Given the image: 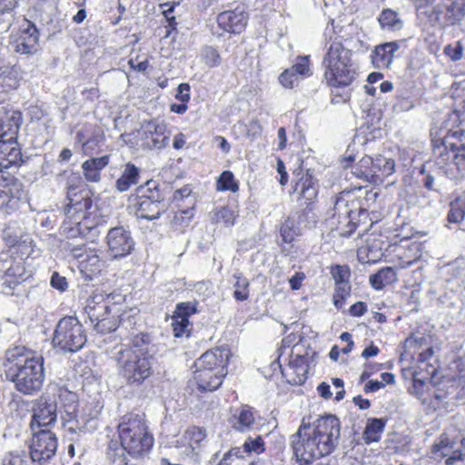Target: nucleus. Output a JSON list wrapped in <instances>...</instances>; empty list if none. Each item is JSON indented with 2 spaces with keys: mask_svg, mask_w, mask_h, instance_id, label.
Listing matches in <instances>:
<instances>
[{
  "mask_svg": "<svg viewBox=\"0 0 465 465\" xmlns=\"http://www.w3.org/2000/svg\"><path fill=\"white\" fill-rule=\"evenodd\" d=\"M341 432V423L334 415H325L313 423H305L304 420L297 432L291 436V445L296 460L308 465L331 452Z\"/></svg>",
  "mask_w": 465,
  "mask_h": 465,
  "instance_id": "nucleus-1",
  "label": "nucleus"
},
{
  "mask_svg": "<svg viewBox=\"0 0 465 465\" xmlns=\"http://www.w3.org/2000/svg\"><path fill=\"white\" fill-rule=\"evenodd\" d=\"M432 172L450 180L465 178V130H449L433 147Z\"/></svg>",
  "mask_w": 465,
  "mask_h": 465,
  "instance_id": "nucleus-2",
  "label": "nucleus"
},
{
  "mask_svg": "<svg viewBox=\"0 0 465 465\" xmlns=\"http://www.w3.org/2000/svg\"><path fill=\"white\" fill-rule=\"evenodd\" d=\"M416 13L425 25H455L465 17V0H417Z\"/></svg>",
  "mask_w": 465,
  "mask_h": 465,
  "instance_id": "nucleus-3",
  "label": "nucleus"
},
{
  "mask_svg": "<svg viewBox=\"0 0 465 465\" xmlns=\"http://www.w3.org/2000/svg\"><path fill=\"white\" fill-rule=\"evenodd\" d=\"M45 359L42 355L26 358L23 364L7 366L5 369L6 380L23 395L32 396L39 392L45 379Z\"/></svg>",
  "mask_w": 465,
  "mask_h": 465,
  "instance_id": "nucleus-4",
  "label": "nucleus"
},
{
  "mask_svg": "<svg viewBox=\"0 0 465 465\" xmlns=\"http://www.w3.org/2000/svg\"><path fill=\"white\" fill-rule=\"evenodd\" d=\"M114 359L119 374L131 387L142 386L153 374L152 355H141L128 347L115 349Z\"/></svg>",
  "mask_w": 465,
  "mask_h": 465,
  "instance_id": "nucleus-5",
  "label": "nucleus"
},
{
  "mask_svg": "<svg viewBox=\"0 0 465 465\" xmlns=\"http://www.w3.org/2000/svg\"><path fill=\"white\" fill-rule=\"evenodd\" d=\"M77 396L64 387L49 386L47 391L34 401L31 429L48 427L55 423L58 414V400L64 405L75 403Z\"/></svg>",
  "mask_w": 465,
  "mask_h": 465,
  "instance_id": "nucleus-6",
  "label": "nucleus"
},
{
  "mask_svg": "<svg viewBox=\"0 0 465 465\" xmlns=\"http://www.w3.org/2000/svg\"><path fill=\"white\" fill-rule=\"evenodd\" d=\"M120 440L125 445L128 455L139 457L148 452L153 444V438L148 433L143 420L137 414L122 418L118 425Z\"/></svg>",
  "mask_w": 465,
  "mask_h": 465,
  "instance_id": "nucleus-7",
  "label": "nucleus"
},
{
  "mask_svg": "<svg viewBox=\"0 0 465 465\" xmlns=\"http://www.w3.org/2000/svg\"><path fill=\"white\" fill-rule=\"evenodd\" d=\"M317 352L313 351L306 339L300 338L299 341L292 346L289 368L282 374L289 377L288 382L295 385L303 384L311 365H314Z\"/></svg>",
  "mask_w": 465,
  "mask_h": 465,
  "instance_id": "nucleus-8",
  "label": "nucleus"
},
{
  "mask_svg": "<svg viewBox=\"0 0 465 465\" xmlns=\"http://www.w3.org/2000/svg\"><path fill=\"white\" fill-rule=\"evenodd\" d=\"M86 342L83 325L73 316L61 319L54 330L53 343L64 352H75Z\"/></svg>",
  "mask_w": 465,
  "mask_h": 465,
  "instance_id": "nucleus-9",
  "label": "nucleus"
},
{
  "mask_svg": "<svg viewBox=\"0 0 465 465\" xmlns=\"http://www.w3.org/2000/svg\"><path fill=\"white\" fill-rule=\"evenodd\" d=\"M136 192L134 206L137 218L158 219L167 209L155 182H147L144 185L139 186Z\"/></svg>",
  "mask_w": 465,
  "mask_h": 465,
  "instance_id": "nucleus-10",
  "label": "nucleus"
},
{
  "mask_svg": "<svg viewBox=\"0 0 465 465\" xmlns=\"http://www.w3.org/2000/svg\"><path fill=\"white\" fill-rule=\"evenodd\" d=\"M394 172V160L382 155H377L375 158L365 155L354 167L352 173L368 183L381 184Z\"/></svg>",
  "mask_w": 465,
  "mask_h": 465,
  "instance_id": "nucleus-11",
  "label": "nucleus"
},
{
  "mask_svg": "<svg viewBox=\"0 0 465 465\" xmlns=\"http://www.w3.org/2000/svg\"><path fill=\"white\" fill-rule=\"evenodd\" d=\"M57 447V437L50 430L34 431L29 441V455L32 462L36 465H47L55 456Z\"/></svg>",
  "mask_w": 465,
  "mask_h": 465,
  "instance_id": "nucleus-12",
  "label": "nucleus"
},
{
  "mask_svg": "<svg viewBox=\"0 0 465 465\" xmlns=\"http://www.w3.org/2000/svg\"><path fill=\"white\" fill-rule=\"evenodd\" d=\"M0 277L3 291L6 294H13L16 286L26 279L25 263L22 259L15 258L4 253L0 256Z\"/></svg>",
  "mask_w": 465,
  "mask_h": 465,
  "instance_id": "nucleus-13",
  "label": "nucleus"
},
{
  "mask_svg": "<svg viewBox=\"0 0 465 465\" xmlns=\"http://www.w3.org/2000/svg\"><path fill=\"white\" fill-rule=\"evenodd\" d=\"M106 244L109 255L114 259H120L132 252L135 242L129 230L124 226H116L108 230Z\"/></svg>",
  "mask_w": 465,
  "mask_h": 465,
  "instance_id": "nucleus-14",
  "label": "nucleus"
},
{
  "mask_svg": "<svg viewBox=\"0 0 465 465\" xmlns=\"http://www.w3.org/2000/svg\"><path fill=\"white\" fill-rule=\"evenodd\" d=\"M91 193L87 190H78L76 186L71 185L67 189L68 203L64 207V215L74 218L89 219L90 210L93 207Z\"/></svg>",
  "mask_w": 465,
  "mask_h": 465,
  "instance_id": "nucleus-15",
  "label": "nucleus"
},
{
  "mask_svg": "<svg viewBox=\"0 0 465 465\" xmlns=\"http://www.w3.org/2000/svg\"><path fill=\"white\" fill-rule=\"evenodd\" d=\"M61 232L67 238H75L82 235L94 242L102 233V225L92 223L90 220L66 217L61 226Z\"/></svg>",
  "mask_w": 465,
  "mask_h": 465,
  "instance_id": "nucleus-16",
  "label": "nucleus"
},
{
  "mask_svg": "<svg viewBox=\"0 0 465 465\" xmlns=\"http://www.w3.org/2000/svg\"><path fill=\"white\" fill-rule=\"evenodd\" d=\"M22 191V183L8 171L0 168V209L15 203Z\"/></svg>",
  "mask_w": 465,
  "mask_h": 465,
  "instance_id": "nucleus-17",
  "label": "nucleus"
},
{
  "mask_svg": "<svg viewBox=\"0 0 465 465\" xmlns=\"http://www.w3.org/2000/svg\"><path fill=\"white\" fill-rule=\"evenodd\" d=\"M230 351L225 348H215L205 351L198 358L194 366L196 369L208 370L222 373H227L226 366L229 361Z\"/></svg>",
  "mask_w": 465,
  "mask_h": 465,
  "instance_id": "nucleus-18",
  "label": "nucleus"
},
{
  "mask_svg": "<svg viewBox=\"0 0 465 465\" xmlns=\"http://www.w3.org/2000/svg\"><path fill=\"white\" fill-rule=\"evenodd\" d=\"M348 195L349 193H341L336 198L333 206V217L336 216L339 223H344L348 227L347 231L341 232V235L350 234L356 229L353 220L355 219L354 209L358 206V202L349 201L346 198Z\"/></svg>",
  "mask_w": 465,
  "mask_h": 465,
  "instance_id": "nucleus-19",
  "label": "nucleus"
},
{
  "mask_svg": "<svg viewBox=\"0 0 465 465\" xmlns=\"http://www.w3.org/2000/svg\"><path fill=\"white\" fill-rule=\"evenodd\" d=\"M166 126L163 123L151 121L142 126L141 138L143 145L154 150H160L165 147L169 141V136L165 134Z\"/></svg>",
  "mask_w": 465,
  "mask_h": 465,
  "instance_id": "nucleus-20",
  "label": "nucleus"
},
{
  "mask_svg": "<svg viewBox=\"0 0 465 465\" xmlns=\"http://www.w3.org/2000/svg\"><path fill=\"white\" fill-rule=\"evenodd\" d=\"M38 40L39 33L36 26L30 21H26L13 45L16 53L33 54L38 50Z\"/></svg>",
  "mask_w": 465,
  "mask_h": 465,
  "instance_id": "nucleus-21",
  "label": "nucleus"
},
{
  "mask_svg": "<svg viewBox=\"0 0 465 465\" xmlns=\"http://www.w3.org/2000/svg\"><path fill=\"white\" fill-rule=\"evenodd\" d=\"M217 23L226 32L240 34L247 25V15L242 7L237 6L234 10L219 14Z\"/></svg>",
  "mask_w": 465,
  "mask_h": 465,
  "instance_id": "nucleus-22",
  "label": "nucleus"
},
{
  "mask_svg": "<svg viewBox=\"0 0 465 465\" xmlns=\"http://www.w3.org/2000/svg\"><path fill=\"white\" fill-rule=\"evenodd\" d=\"M357 75V66L354 62L346 64V66L341 65L324 72V77L328 84L332 87L349 86Z\"/></svg>",
  "mask_w": 465,
  "mask_h": 465,
  "instance_id": "nucleus-23",
  "label": "nucleus"
},
{
  "mask_svg": "<svg viewBox=\"0 0 465 465\" xmlns=\"http://www.w3.org/2000/svg\"><path fill=\"white\" fill-rule=\"evenodd\" d=\"M351 54V51L344 47L341 43L333 42L328 47L322 64L325 70L341 67V65L346 66V64L353 63Z\"/></svg>",
  "mask_w": 465,
  "mask_h": 465,
  "instance_id": "nucleus-24",
  "label": "nucleus"
},
{
  "mask_svg": "<svg viewBox=\"0 0 465 465\" xmlns=\"http://www.w3.org/2000/svg\"><path fill=\"white\" fill-rule=\"evenodd\" d=\"M21 113L15 110H7L5 106L0 107V139L17 136L21 124Z\"/></svg>",
  "mask_w": 465,
  "mask_h": 465,
  "instance_id": "nucleus-25",
  "label": "nucleus"
},
{
  "mask_svg": "<svg viewBox=\"0 0 465 465\" xmlns=\"http://www.w3.org/2000/svg\"><path fill=\"white\" fill-rule=\"evenodd\" d=\"M5 137L0 139V168L6 170L21 161L22 153L18 146L16 136L13 139Z\"/></svg>",
  "mask_w": 465,
  "mask_h": 465,
  "instance_id": "nucleus-26",
  "label": "nucleus"
},
{
  "mask_svg": "<svg viewBox=\"0 0 465 465\" xmlns=\"http://www.w3.org/2000/svg\"><path fill=\"white\" fill-rule=\"evenodd\" d=\"M227 373H220L219 371H206L196 369L193 379L200 391H213L223 383V379Z\"/></svg>",
  "mask_w": 465,
  "mask_h": 465,
  "instance_id": "nucleus-27",
  "label": "nucleus"
},
{
  "mask_svg": "<svg viewBox=\"0 0 465 465\" xmlns=\"http://www.w3.org/2000/svg\"><path fill=\"white\" fill-rule=\"evenodd\" d=\"M397 42H389L375 47L371 54V61L376 68H388L394 57V54L399 50Z\"/></svg>",
  "mask_w": 465,
  "mask_h": 465,
  "instance_id": "nucleus-28",
  "label": "nucleus"
},
{
  "mask_svg": "<svg viewBox=\"0 0 465 465\" xmlns=\"http://www.w3.org/2000/svg\"><path fill=\"white\" fill-rule=\"evenodd\" d=\"M232 428L240 432L251 431L255 424L253 409L248 405L242 406L231 417Z\"/></svg>",
  "mask_w": 465,
  "mask_h": 465,
  "instance_id": "nucleus-29",
  "label": "nucleus"
},
{
  "mask_svg": "<svg viewBox=\"0 0 465 465\" xmlns=\"http://www.w3.org/2000/svg\"><path fill=\"white\" fill-rule=\"evenodd\" d=\"M109 163V155L90 158L82 164L85 180L89 183H98L101 180V171Z\"/></svg>",
  "mask_w": 465,
  "mask_h": 465,
  "instance_id": "nucleus-30",
  "label": "nucleus"
},
{
  "mask_svg": "<svg viewBox=\"0 0 465 465\" xmlns=\"http://www.w3.org/2000/svg\"><path fill=\"white\" fill-rule=\"evenodd\" d=\"M85 312L90 322L94 324L113 313L112 308L106 302L103 301L102 296L89 299L85 306Z\"/></svg>",
  "mask_w": 465,
  "mask_h": 465,
  "instance_id": "nucleus-31",
  "label": "nucleus"
},
{
  "mask_svg": "<svg viewBox=\"0 0 465 465\" xmlns=\"http://www.w3.org/2000/svg\"><path fill=\"white\" fill-rule=\"evenodd\" d=\"M139 173L134 164L126 163L122 175L115 182V188L121 193L128 191L132 185L138 183Z\"/></svg>",
  "mask_w": 465,
  "mask_h": 465,
  "instance_id": "nucleus-32",
  "label": "nucleus"
},
{
  "mask_svg": "<svg viewBox=\"0 0 465 465\" xmlns=\"http://www.w3.org/2000/svg\"><path fill=\"white\" fill-rule=\"evenodd\" d=\"M385 425L386 420L384 419H369L362 435L365 443L378 442L381 440V434L383 432Z\"/></svg>",
  "mask_w": 465,
  "mask_h": 465,
  "instance_id": "nucleus-33",
  "label": "nucleus"
},
{
  "mask_svg": "<svg viewBox=\"0 0 465 465\" xmlns=\"http://www.w3.org/2000/svg\"><path fill=\"white\" fill-rule=\"evenodd\" d=\"M37 356L35 352L27 350L24 346L10 348L5 351V369H6L7 366L15 365L16 363L23 364L26 358Z\"/></svg>",
  "mask_w": 465,
  "mask_h": 465,
  "instance_id": "nucleus-34",
  "label": "nucleus"
},
{
  "mask_svg": "<svg viewBox=\"0 0 465 465\" xmlns=\"http://www.w3.org/2000/svg\"><path fill=\"white\" fill-rule=\"evenodd\" d=\"M396 280V273L391 267L380 269L376 273L370 276V283L375 290H381L384 286L394 282Z\"/></svg>",
  "mask_w": 465,
  "mask_h": 465,
  "instance_id": "nucleus-35",
  "label": "nucleus"
},
{
  "mask_svg": "<svg viewBox=\"0 0 465 465\" xmlns=\"http://www.w3.org/2000/svg\"><path fill=\"white\" fill-rule=\"evenodd\" d=\"M126 453L127 449L122 441L120 444L116 441H112L108 448L107 457L114 465H128Z\"/></svg>",
  "mask_w": 465,
  "mask_h": 465,
  "instance_id": "nucleus-36",
  "label": "nucleus"
},
{
  "mask_svg": "<svg viewBox=\"0 0 465 465\" xmlns=\"http://www.w3.org/2000/svg\"><path fill=\"white\" fill-rule=\"evenodd\" d=\"M235 282L233 283V298L239 302L248 300L250 294V282L249 280L242 275L240 272L233 273Z\"/></svg>",
  "mask_w": 465,
  "mask_h": 465,
  "instance_id": "nucleus-37",
  "label": "nucleus"
},
{
  "mask_svg": "<svg viewBox=\"0 0 465 465\" xmlns=\"http://www.w3.org/2000/svg\"><path fill=\"white\" fill-rule=\"evenodd\" d=\"M297 187L300 188L301 195L307 201H312L316 198L318 193L317 185L313 177L308 172L297 183Z\"/></svg>",
  "mask_w": 465,
  "mask_h": 465,
  "instance_id": "nucleus-38",
  "label": "nucleus"
},
{
  "mask_svg": "<svg viewBox=\"0 0 465 465\" xmlns=\"http://www.w3.org/2000/svg\"><path fill=\"white\" fill-rule=\"evenodd\" d=\"M210 217L214 223H223L224 226H232L234 223L235 213L228 206H223L214 209L211 213Z\"/></svg>",
  "mask_w": 465,
  "mask_h": 465,
  "instance_id": "nucleus-39",
  "label": "nucleus"
},
{
  "mask_svg": "<svg viewBox=\"0 0 465 465\" xmlns=\"http://www.w3.org/2000/svg\"><path fill=\"white\" fill-rule=\"evenodd\" d=\"M379 22L381 27L391 30H400L403 25L399 15L391 9L383 10L379 17Z\"/></svg>",
  "mask_w": 465,
  "mask_h": 465,
  "instance_id": "nucleus-40",
  "label": "nucleus"
},
{
  "mask_svg": "<svg viewBox=\"0 0 465 465\" xmlns=\"http://www.w3.org/2000/svg\"><path fill=\"white\" fill-rule=\"evenodd\" d=\"M152 341L148 333L140 332L132 338V347L134 351L138 354L149 355Z\"/></svg>",
  "mask_w": 465,
  "mask_h": 465,
  "instance_id": "nucleus-41",
  "label": "nucleus"
},
{
  "mask_svg": "<svg viewBox=\"0 0 465 465\" xmlns=\"http://www.w3.org/2000/svg\"><path fill=\"white\" fill-rule=\"evenodd\" d=\"M94 327L97 332L102 334L115 331L118 327V314L111 313L109 316L95 322Z\"/></svg>",
  "mask_w": 465,
  "mask_h": 465,
  "instance_id": "nucleus-42",
  "label": "nucleus"
},
{
  "mask_svg": "<svg viewBox=\"0 0 465 465\" xmlns=\"http://www.w3.org/2000/svg\"><path fill=\"white\" fill-rule=\"evenodd\" d=\"M333 303L337 309L342 308L345 299L351 294V286L349 282L335 283Z\"/></svg>",
  "mask_w": 465,
  "mask_h": 465,
  "instance_id": "nucleus-43",
  "label": "nucleus"
},
{
  "mask_svg": "<svg viewBox=\"0 0 465 465\" xmlns=\"http://www.w3.org/2000/svg\"><path fill=\"white\" fill-rule=\"evenodd\" d=\"M238 189V183L234 180L233 173L230 171L223 172L217 181V190L235 193Z\"/></svg>",
  "mask_w": 465,
  "mask_h": 465,
  "instance_id": "nucleus-44",
  "label": "nucleus"
},
{
  "mask_svg": "<svg viewBox=\"0 0 465 465\" xmlns=\"http://www.w3.org/2000/svg\"><path fill=\"white\" fill-rule=\"evenodd\" d=\"M80 264L82 270L89 271L91 273L100 272L103 266V262L96 252L86 254L85 257L81 260Z\"/></svg>",
  "mask_w": 465,
  "mask_h": 465,
  "instance_id": "nucleus-45",
  "label": "nucleus"
},
{
  "mask_svg": "<svg viewBox=\"0 0 465 465\" xmlns=\"http://www.w3.org/2000/svg\"><path fill=\"white\" fill-rule=\"evenodd\" d=\"M202 60L209 67H216L221 64V56L218 51L213 46H205L202 50Z\"/></svg>",
  "mask_w": 465,
  "mask_h": 465,
  "instance_id": "nucleus-46",
  "label": "nucleus"
},
{
  "mask_svg": "<svg viewBox=\"0 0 465 465\" xmlns=\"http://www.w3.org/2000/svg\"><path fill=\"white\" fill-rule=\"evenodd\" d=\"M2 465H28L27 455L22 450L10 451L3 458Z\"/></svg>",
  "mask_w": 465,
  "mask_h": 465,
  "instance_id": "nucleus-47",
  "label": "nucleus"
},
{
  "mask_svg": "<svg viewBox=\"0 0 465 465\" xmlns=\"http://www.w3.org/2000/svg\"><path fill=\"white\" fill-rule=\"evenodd\" d=\"M196 304V302H179L176 304L173 315H175L176 318H184L189 320L191 315L197 312Z\"/></svg>",
  "mask_w": 465,
  "mask_h": 465,
  "instance_id": "nucleus-48",
  "label": "nucleus"
},
{
  "mask_svg": "<svg viewBox=\"0 0 465 465\" xmlns=\"http://www.w3.org/2000/svg\"><path fill=\"white\" fill-rule=\"evenodd\" d=\"M465 218V208L462 207L458 201L451 202L450 204V210L447 214V220L449 223H460Z\"/></svg>",
  "mask_w": 465,
  "mask_h": 465,
  "instance_id": "nucleus-49",
  "label": "nucleus"
},
{
  "mask_svg": "<svg viewBox=\"0 0 465 465\" xmlns=\"http://www.w3.org/2000/svg\"><path fill=\"white\" fill-rule=\"evenodd\" d=\"M292 71V73H296V75L298 77L302 76H308L310 75L311 69H310V63H309V57L308 56H299L296 58L295 63L292 67L289 68Z\"/></svg>",
  "mask_w": 465,
  "mask_h": 465,
  "instance_id": "nucleus-50",
  "label": "nucleus"
},
{
  "mask_svg": "<svg viewBox=\"0 0 465 465\" xmlns=\"http://www.w3.org/2000/svg\"><path fill=\"white\" fill-rule=\"evenodd\" d=\"M331 274L335 283L349 282L351 270L348 265H333L331 267Z\"/></svg>",
  "mask_w": 465,
  "mask_h": 465,
  "instance_id": "nucleus-51",
  "label": "nucleus"
},
{
  "mask_svg": "<svg viewBox=\"0 0 465 465\" xmlns=\"http://www.w3.org/2000/svg\"><path fill=\"white\" fill-rule=\"evenodd\" d=\"M243 451L245 453H257L260 454L264 451V442L262 436H257L255 438L249 437L244 444H243Z\"/></svg>",
  "mask_w": 465,
  "mask_h": 465,
  "instance_id": "nucleus-52",
  "label": "nucleus"
},
{
  "mask_svg": "<svg viewBox=\"0 0 465 465\" xmlns=\"http://www.w3.org/2000/svg\"><path fill=\"white\" fill-rule=\"evenodd\" d=\"M189 320L183 318H176L173 315V331L175 337H182L184 334L189 333Z\"/></svg>",
  "mask_w": 465,
  "mask_h": 465,
  "instance_id": "nucleus-53",
  "label": "nucleus"
},
{
  "mask_svg": "<svg viewBox=\"0 0 465 465\" xmlns=\"http://www.w3.org/2000/svg\"><path fill=\"white\" fill-rule=\"evenodd\" d=\"M174 7L175 4L170 5L169 3H165L163 5H161V8L163 9V15H164L166 21L168 22V29L165 35L166 37L169 36L171 31L174 30L176 26L175 16L173 15Z\"/></svg>",
  "mask_w": 465,
  "mask_h": 465,
  "instance_id": "nucleus-54",
  "label": "nucleus"
},
{
  "mask_svg": "<svg viewBox=\"0 0 465 465\" xmlns=\"http://www.w3.org/2000/svg\"><path fill=\"white\" fill-rule=\"evenodd\" d=\"M300 77L289 68L284 70L279 76V82L285 88H293L298 84Z\"/></svg>",
  "mask_w": 465,
  "mask_h": 465,
  "instance_id": "nucleus-55",
  "label": "nucleus"
},
{
  "mask_svg": "<svg viewBox=\"0 0 465 465\" xmlns=\"http://www.w3.org/2000/svg\"><path fill=\"white\" fill-rule=\"evenodd\" d=\"M444 54L453 62L460 61L463 54V46L460 42L448 45L444 47Z\"/></svg>",
  "mask_w": 465,
  "mask_h": 465,
  "instance_id": "nucleus-56",
  "label": "nucleus"
},
{
  "mask_svg": "<svg viewBox=\"0 0 465 465\" xmlns=\"http://www.w3.org/2000/svg\"><path fill=\"white\" fill-rule=\"evenodd\" d=\"M296 235L293 222L288 218L281 227V236L284 242H292Z\"/></svg>",
  "mask_w": 465,
  "mask_h": 465,
  "instance_id": "nucleus-57",
  "label": "nucleus"
},
{
  "mask_svg": "<svg viewBox=\"0 0 465 465\" xmlns=\"http://www.w3.org/2000/svg\"><path fill=\"white\" fill-rule=\"evenodd\" d=\"M414 249L415 255L413 256V258L405 259L402 254H398V262L396 263V267H398L399 269H406L414 264L415 262H417L420 260L421 254L419 246H414Z\"/></svg>",
  "mask_w": 465,
  "mask_h": 465,
  "instance_id": "nucleus-58",
  "label": "nucleus"
},
{
  "mask_svg": "<svg viewBox=\"0 0 465 465\" xmlns=\"http://www.w3.org/2000/svg\"><path fill=\"white\" fill-rule=\"evenodd\" d=\"M51 286L60 292H64L67 289L68 283L66 278L61 276L58 272H54L50 280Z\"/></svg>",
  "mask_w": 465,
  "mask_h": 465,
  "instance_id": "nucleus-59",
  "label": "nucleus"
},
{
  "mask_svg": "<svg viewBox=\"0 0 465 465\" xmlns=\"http://www.w3.org/2000/svg\"><path fill=\"white\" fill-rule=\"evenodd\" d=\"M379 193L377 192H374L372 190H369L366 192V195L364 199L358 203V209L360 212H365L367 208L371 206V203H374L376 202V199L378 197Z\"/></svg>",
  "mask_w": 465,
  "mask_h": 465,
  "instance_id": "nucleus-60",
  "label": "nucleus"
},
{
  "mask_svg": "<svg viewBox=\"0 0 465 465\" xmlns=\"http://www.w3.org/2000/svg\"><path fill=\"white\" fill-rule=\"evenodd\" d=\"M426 173V170H425V166H423L420 170V173L422 174H425V177L423 179V186L429 190V191H435V192H438L439 189H437L435 187V173L434 172H430L429 173Z\"/></svg>",
  "mask_w": 465,
  "mask_h": 465,
  "instance_id": "nucleus-61",
  "label": "nucleus"
},
{
  "mask_svg": "<svg viewBox=\"0 0 465 465\" xmlns=\"http://www.w3.org/2000/svg\"><path fill=\"white\" fill-rule=\"evenodd\" d=\"M243 447H235L232 448L228 452H226L223 458V460L219 462L218 465H229V460L232 458H242L243 457Z\"/></svg>",
  "mask_w": 465,
  "mask_h": 465,
  "instance_id": "nucleus-62",
  "label": "nucleus"
},
{
  "mask_svg": "<svg viewBox=\"0 0 465 465\" xmlns=\"http://www.w3.org/2000/svg\"><path fill=\"white\" fill-rule=\"evenodd\" d=\"M175 97L182 103H187L190 100V85L188 84H179Z\"/></svg>",
  "mask_w": 465,
  "mask_h": 465,
  "instance_id": "nucleus-63",
  "label": "nucleus"
},
{
  "mask_svg": "<svg viewBox=\"0 0 465 465\" xmlns=\"http://www.w3.org/2000/svg\"><path fill=\"white\" fill-rule=\"evenodd\" d=\"M304 279L305 274L302 272H295V274L289 279L291 289L293 291L300 290Z\"/></svg>",
  "mask_w": 465,
  "mask_h": 465,
  "instance_id": "nucleus-64",
  "label": "nucleus"
}]
</instances>
